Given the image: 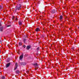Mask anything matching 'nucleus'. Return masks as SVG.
I'll list each match as a JSON object with an SVG mask.
<instances>
[{"label": "nucleus", "instance_id": "obj_21", "mask_svg": "<svg viewBox=\"0 0 79 79\" xmlns=\"http://www.w3.org/2000/svg\"><path fill=\"white\" fill-rule=\"evenodd\" d=\"M16 19V20H18V19H17V18L16 19Z\"/></svg>", "mask_w": 79, "mask_h": 79}, {"label": "nucleus", "instance_id": "obj_6", "mask_svg": "<svg viewBox=\"0 0 79 79\" xmlns=\"http://www.w3.org/2000/svg\"><path fill=\"white\" fill-rule=\"evenodd\" d=\"M3 27H0V31H1L2 32V31H3Z\"/></svg>", "mask_w": 79, "mask_h": 79}, {"label": "nucleus", "instance_id": "obj_26", "mask_svg": "<svg viewBox=\"0 0 79 79\" xmlns=\"http://www.w3.org/2000/svg\"><path fill=\"white\" fill-rule=\"evenodd\" d=\"M37 55H38V54H37Z\"/></svg>", "mask_w": 79, "mask_h": 79}, {"label": "nucleus", "instance_id": "obj_18", "mask_svg": "<svg viewBox=\"0 0 79 79\" xmlns=\"http://www.w3.org/2000/svg\"><path fill=\"white\" fill-rule=\"evenodd\" d=\"M14 18H15V17L13 16L12 17V19H13H13H14Z\"/></svg>", "mask_w": 79, "mask_h": 79}, {"label": "nucleus", "instance_id": "obj_4", "mask_svg": "<svg viewBox=\"0 0 79 79\" xmlns=\"http://www.w3.org/2000/svg\"><path fill=\"white\" fill-rule=\"evenodd\" d=\"M23 58V54H22L19 57V59L20 60H21Z\"/></svg>", "mask_w": 79, "mask_h": 79}, {"label": "nucleus", "instance_id": "obj_19", "mask_svg": "<svg viewBox=\"0 0 79 79\" xmlns=\"http://www.w3.org/2000/svg\"><path fill=\"white\" fill-rule=\"evenodd\" d=\"M23 47L24 48H25L26 47V46L25 45H24V46H23Z\"/></svg>", "mask_w": 79, "mask_h": 79}, {"label": "nucleus", "instance_id": "obj_16", "mask_svg": "<svg viewBox=\"0 0 79 79\" xmlns=\"http://www.w3.org/2000/svg\"><path fill=\"white\" fill-rule=\"evenodd\" d=\"M22 45V43H19V45L21 46Z\"/></svg>", "mask_w": 79, "mask_h": 79}, {"label": "nucleus", "instance_id": "obj_23", "mask_svg": "<svg viewBox=\"0 0 79 79\" xmlns=\"http://www.w3.org/2000/svg\"><path fill=\"white\" fill-rule=\"evenodd\" d=\"M0 26H1V24L0 23Z\"/></svg>", "mask_w": 79, "mask_h": 79}, {"label": "nucleus", "instance_id": "obj_8", "mask_svg": "<svg viewBox=\"0 0 79 79\" xmlns=\"http://www.w3.org/2000/svg\"><path fill=\"white\" fill-rule=\"evenodd\" d=\"M31 48V46H28L27 47V50H29V48Z\"/></svg>", "mask_w": 79, "mask_h": 79}, {"label": "nucleus", "instance_id": "obj_10", "mask_svg": "<svg viewBox=\"0 0 79 79\" xmlns=\"http://www.w3.org/2000/svg\"><path fill=\"white\" fill-rule=\"evenodd\" d=\"M3 5L2 4L0 6V9H3Z\"/></svg>", "mask_w": 79, "mask_h": 79}, {"label": "nucleus", "instance_id": "obj_5", "mask_svg": "<svg viewBox=\"0 0 79 79\" xmlns=\"http://www.w3.org/2000/svg\"><path fill=\"white\" fill-rule=\"evenodd\" d=\"M10 63H9L6 64V68H8V67L10 66Z\"/></svg>", "mask_w": 79, "mask_h": 79}, {"label": "nucleus", "instance_id": "obj_14", "mask_svg": "<svg viewBox=\"0 0 79 79\" xmlns=\"http://www.w3.org/2000/svg\"><path fill=\"white\" fill-rule=\"evenodd\" d=\"M19 73V72L18 70H17L16 71V73H17V74H18Z\"/></svg>", "mask_w": 79, "mask_h": 79}, {"label": "nucleus", "instance_id": "obj_17", "mask_svg": "<svg viewBox=\"0 0 79 79\" xmlns=\"http://www.w3.org/2000/svg\"><path fill=\"white\" fill-rule=\"evenodd\" d=\"M36 50H39V47H38V48H37V49H36Z\"/></svg>", "mask_w": 79, "mask_h": 79}, {"label": "nucleus", "instance_id": "obj_3", "mask_svg": "<svg viewBox=\"0 0 79 79\" xmlns=\"http://www.w3.org/2000/svg\"><path fill=\"white\" fill-rule=\"evenodd\" d=\"M15 68L14 69V70H16V69H17V67H18V63H15Z\"/></svg>", "mask_w": 79, "mask_h": 79}, {"label": "nucleus", "instance_id": "obj_7", "mask_svg": "<svg viewBox=\"0 0 79 79\" xmlns=\"http://www.w3.org/2000/svg\"><path fill=\"white\" fill-rule=\"evenodd\" d=\"M35 31L36 32H38V31H40V29L39 28H37L36 29Z\"/></svg>", "mask_w": 79, "mask_h": 79}, {"label": "nucleus", "instance_id": "obj_20", "mask_svg": "<svg viewBox=\"0 0 79 79\" xmlns=\"http://www.w3.org/2000/svg\"><path fill=\"white\" fill-rule=\"evenodd\" d=\"M27 73H29V71H28L27 72Z\"/></svg>", "mask_w": 79, "mask_h": 79}, {"label": "nucleus", "instance_id": "obj_13", "mask_svg": "<svg viewBox=\"0 0 79 79\" xmlns=\"http://www.w3.org/2000/svg\"><path fill=\"white\" fill-rule=\"evenodd\" d=\"M55 10H53L52 11V13H55Z\"/></svg>", "mask_w": 79, "mask_h": 79}, {"label": "nucleus", "instance_id": "obj_12", "mask_svg": "<svg viewBox=\"0 0 79 79\" xmlns=\"http://www.w3.org/2000/svg\"><path fill=\"white\" fill-rule=\"evenodd\" d=\"M1 77H2V79H5V76H2Z\"/></svg>", "mask_w": 79, "mask_h": 79}, {"label": "nucleus", "instance_id": "obj_11", "mask_svg": "<svg viewBox=\"0 0 79 79\" xmlns=\"http://www.w3.org/2000/svg\"><path fill=\"white\" fill-rule=\"evenodd\" d=\"M60 19L61 20V19H63V16L62 15H61L60 16Z\"/></svg>", "mask_w": 79, "mask_h": 79}, {"label": "nucleus", "instance_id": "obj_9", "mask_svg": "<svg viewBox=\"0 0 79 79\" xmlns=\"http://www.w3.org/2000/svg\"><path fill=\"white\" fill-rule=\"evenodd\" d=\"M19 26H21L22 25V23L20 21L19 22Z\"/></svg>", "mask_w": 79, "mask_h": 79}, {"label": "nucleus", "instance_id": "obj_24", "mask_svg": "<svg viewBox=\"0 0 79 79\" xmlns=\"http://www.w3.org/2000/svg\"><path fill=\"white\" fill-rule=\"evenodd\" d=\"M10 60V59H9V58L8 59H7V60Z\"/></svg>", "mask_w": 79, "mask_h": 79}, {"label": "nucleus", "instance_id": "obj_25", "mask_svg": "<svg viewBox=\"0 0 79 79\" xmlns=\"http://www.w3.org/2000/svg\"><path fill=\"white\" fill-rule=\"evenodd\" d=\"M0 42H1V41L0 40Z\"/></svg>", "mask_w": 79, "mask_h": 79}, {"label": "nucleus", "instance_id": "obj_2", "mask_svg": "<svg viewBox=\"0 0 79 79\" xmlns=\"http://www.w3.org/2000/svg\"><path fill=\"white\" fill-rule=\"evenodd\" d=\"M35 66V70H37V68H39L38 66V64L37 63L35 64H34Z\"/></svg>", "mask_w": 79, "mask_h": 79}, {"label": "nucleus", "instance_id": "obj_15", "mask_svg": "<svg viewBox=\"0 0 79 79\" xmlns=\"http://www.w3.org/2000/svg\"><path fill=\"white\" fill-rule=\"evenodd\" d=\"M26 39H24L23 40V42H24V43H26Z\"/></svg>", "mask_w": 79, "mask_h": 79}, {"label": "nucleus", "instance_id": "obj_22", "mask_svg": "<svg viewBox=\"0 0 79 79\" xmlns=\"http://www.w3.org/2000/svg\"><path fill=\"white\" fill-rule=\"evenodd\" d=\"M9 26H10V25H9L7 26V27H9Z\"/></svg>", "mask_w": 79, "mask_h": 79}, {"label": "nucleus", "instance_id": "obj_1", "mask_svg": "<svg viewBox=\"0 0 79 79\" xmlns=\"http://www.w3.org/2000/svg\"><path fill=\"white\" fill-rule=\"evenodd\" d=\"M21 4H18L17 6L15 7V8L16 10H19L21 9Z\"/></svg>", "mask_w": 79, "mask_h": 79}]
</instances>
